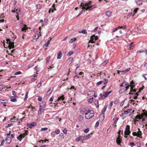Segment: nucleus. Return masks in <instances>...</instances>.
Wrapping results in <instances>:
<instances>
[{"mask_svg":"<svg viewBox=\"0 0 147 147\" xmlns=\"http://www.w3.org/2000/svg\"><path fill=\"white\" fill-rule=\"evenodd\" d=\"M5 142V140H3L1 142V144L0 145V146H3V143H4V142Z\"/></svg>","mask_w":147,"mask_h":147,"instance_id":"nucleus-60","label":"nucleus"},{"mask_svg":"<svg viewBox=\"0 0 147 147\" xmlns=\"http://www.w3.org/2000/svg\"><path fill=\"white\" fill-rule=\"evenodd\" d=\"M46 127L42 128L40 129L41 131H46Z\"/></svg>","mask_w":147,"mask_h":147,"instance_id":"nucleus-62","label":"nucleus"},{"mask_svg":"<svg viewBox=\"0 0 147 147\" xmlns=\"http://www.w3.org/2000/svg\"><path fill=\"white\" fill-rule=\"evenodd\" d=\"M129 86H130V85L129 84H128V85L125 86L124 88L120 90V92H124L125 90H127L129 89Z\"/></svg>","mask_w":147,"mask_h":147,"instance_id":"nucleus-12","label":"nucleus"},{"mask_svg":"<svg viewBox=\"0 0 147 147\" xmlns=\"http://www.w3.org/2000/svg\"><path fill=\"white\" fill-rule=\"evenodd\" d=\"M87 110L86 109L84 108H81L80 109V112L81 114L86 115L87 112Z\"/></svg>","mask_w":147,"mask_h":147,"instance_id":"nucleus-8","label":"nucleus"},{"mask_svg":"<svg viewBox=\"0 0 147 147\" xmlns=\"http://www.w3.org/2000/svg\"><path fill=\"white\" fill-rule=\"evenodd\" d=\"M143 113H141L140 115H137L136 118V119L137 121H138V119L140 120L141 119H142V121H144V119L143 117H144V116H147V112L145 110H143Z\"/></svg>","mask_w":147,"mask_h":147,"instance_id":"nucleus-3","label":"nucleus"},{"mask_svg":"<svg viewBox=\"0 0 147 147\" xmlns=\"http://www.w3.org/2000/svg\"><path fill=\"white\" fill-rule=\"evenodd\" d=\"M138 9V8H136L134 9V14L135 13H137Z\"/></svg>","mask_w":147,"mask_h":147,"instance_id":"nucleus-49","label":"nucleus"},{"mask_svg":"<svg viewBox=\"0 0 147 147\" xmlns=\"http://www.w3.org/2000/svg\"><path fill=\"white\" fill-rule=\"evenodd\" d=\"M118 29H119V28L118 27L116 28L114 30H112V32H115L116 30H118Z\"/></svg>","mask_w":147,"mask_h":147,"instance_id":"nucleus-61","label":"nucleus"},{"mask_svg":"<svg viewBox=\"0 0 147 147\" xmlns=\"http://www.w3.org/2000/svg\"><path fill=\"white\" fill-rule=\"evenodd\" d=\"M127 85H128V83L125 82L124 81L122 83V84L120 86L121 87L123 86H126Z\"/></svg>","mask_w":147,"mask_h":147,"instance_id":"nucleus-23","label":"nucleus"},{"mask_svg":"<svg viewBox=\"0 0 147 147\" xmlns=\"http://www.w3.org/2000/svg\"><path fill=\"white\" fill-rule=\"evenodd\" d=\"M121 136L120 135H119L118 137L117 138L116 140V142L118 144V145H119L120 144L121 141Z\"/></svg>","mask_w":147,"mask_h":147,"instance_id":"nucleus-11","label":"nucleus"},{"mask_svg":"<svg viewBox=\"0 0 147 147\" xmlns=\"http://www.w3.org/2000/svg\"><path fill=\"white\" fill-rule=\"evenodd\" d=\"M99 122L98 121H97L96 123L95 126L97 127H98L99 125Z\"/></svg>","mask_w":147,"mask_h":147,"instance_id":"nucleus-63","label":"nucleus"},{"mask_svg":"<svg viewBox=\"0 0 147 147\" xmlns=\"http://www.w3.org/2000/svg\"><path fill=\"white\" fill-rule=\"evenodd\" d=\"M105 14L106 16L109 17L111 16V12L109 11H108L105 12Z\"/></svg>","mask_w":147,"mask_h":147,"instance_id":"nucleus-20","label":"nucleus"},{"mask_svg":"<svg viewBox=\"0 0 147 147\" xmlns=\"http://www.w3.org/2000/svg\"><path fill=\"white\" fill-rule=\"evenodd\" d=\"M7 43V44L10 43L11 41H10V39L9 38H7L6 39Z\"/></svg>","mask_w":147,"mask_h":147,"instance_id":"nucleus-47","label":"nucleus"},{"mask_svg":"<svg viewBox=\"0 0 147 147\" xmlns=\"http://www.w3.org/2000/svg\"><path fill=\"white\" fill-rule=\"evenodd\" d=\"M134 46V43L133 42H132L131 43L129 46V50H131V48L133 47Z\"/></svg>","mask_w":147,"mask_h":147,"instance_id":"nucleus-32","label":"nucleus"},{"mask_svg":"<svg viewBox=\"0 0 147 147\" xmlns=\"http://www.w3.org/2000/svg\"><path fill=\"white\" fill-rule=\"evenodd\" d=\"M22 73L21 72L19 71H18L17 72H15L14 74L15 75H18V74H22Z\"/></svg>","mask_w":147,"mask_h":147,"instance_id":"nucleus-40","label":"nucleus"},{"mask_svg":"<svg viewBox=\"0 0 147 147\" xmlns=\"http://www.w3.org/2000/svg\"><path fill=\"white\" fill-rule=\"evenodd\" d=\"M119 119V118L118 117L116 118L115 120L114 121V123H117V121H118Z\"/></svg>","mask_w":147,"mask_h":147,"instance_id":"nucleus-46","label":"nucleus"},{"mask_svg":"<svg viewBox=\"0 0 147 147\" xmlns=\"http://www.w3.org/2000/svg\"><path fill=\"white\" fill-rule=\"evenodd\" d=\"M112 92V91H107L105 92L104 93V94L103 95V96H102V99H104L106 97H107L108 95L110 94Z\"/></svg>","mask_w":147,"mask_h":147,"instance_id":"nucleus-9","label":"nucleus"},{"mask_svg":"<svg viewBox=\"0 0 147 147\" xmlns=\"http://www.w3.org/2000/svg\"><path fill=\"white\" fill-rule=\"evenodd\" d=\"M92 3V1H90L88 3H81L80 5V6L82 7V9H85L86 10L89 9V10H92V9L95 8L94 5H91L90 4Z\"/></svg>","mask_w":147,"mask_h":147,"instance_id":"nucleus-1","label":"nucleus"},{"mask_svg":"<svg viewBox=\"0 0 147 147\" xmlns=\"http://www.w3.org/2000/svg\"><path fill=\"white\" fill-rule=\"evenodd\" d=\"M28 92H26V94H25V98L24 99V101H26L27 98H28Z\"/></svg>","mask_w":147,"mask_h":147,"instance_id":"nucleus-31","label":"nucleus"},{"mask_svg":"<svg viewBox=\"0 0 147 147\" xmlns=\"http://www.w3.org/2000/svg\"><path fill=\"white\" fill-rule=\"evenodd\" d=\"M138 131L137 133V136L138 137H139L141 136V135L142 134V132L140 130V129L138 128Z\"/></svg>","mask_w":147,"mask_h":147,"instance_id":"nucleus-24","label":"nucleus"},{"mask_svg":"<svg viewBox=\"0 0 147 147\" xmlns=\"http://www.w3.org/2000/svg\"><path fill=\"white\" fill-rule=\"evenodd\" d=\"M131 87L130 89H131L132 88H134L135 86V83L133 82V80H132L130 82V85Z\"/></svg>","mask_w":147,"mask_h":147,"instance_id":"nucleus-18","label":"nucleus"},{"mask_svg":"<svg viewBox=\"0 0 147 147\" xmlns=\"http://www.w3.org/2000/svg\"><path fill=\"white\" fill-rule=\"evenodd\" d=\"M131 133L130 130V126L129 125H127L125 129L124 134L125 135H129Z\"/></svg>","mask_w":147,"mask_h":147,"instance_id":"nucleus-6","label":"nucleus"},{"mask_svg":"<svg viewBox=\"0 0 147 147\" xmlns=\"http://www.w3.org/2000/svg\"><path fill=\"white\" fill-rule=\"evenodd\" d=\"M136 92V90L135 89H133V88H132L131 89H130V92Z\"/></svg>","mask_w":147,"mask_h":147,"instance_id":"nucleus-52","label":"nucleus"},{"mask_svg":"<svg viewBox=\"0 0 147 147\" xmlns=\"http://www.w3.org/2000/svg\"><path fill=\"white\" fill-rule=\"evenodd\" d=\"M63 132L65 134H67V130L66 128H64V129L63 131Z\"/></svg>","mask_w":147,"mask_h":147,"instance_id":"nucleus-39","label":"nucleus"},{"mask_svg":"<svg viewBox=\"0 0 147 147\" xmlns=\"http://www.w3.org/2000/svg\"><path fill=\"white\" fill-rule=\"evenodd\" d=\"M132 135L133 136H137V133H136V132H133L132 133Z\"/></svg>","mask_w":147,"mask_h":147,"instance_id":"nucleus-54","label":"nucleus"},{"mask_svg":"<svg viewBox=\"0 0 147 147\" xmlns=\"http://www.w3.org/2000/svg\"><path fill=\"white\" fill-rule=\"evenodd\" d=\"M103 82L102 81H100L98 82L96 84V85L97 86H98L99 85H100Z\"/></svg>","mask_w":147,"mask_h":147,"instance_id":"nucleus-33","label":"nucleus"},{"mask_svg":"<svg viewBox=\"0 0 147 147\" xmlns=\"http://www.w3.org/2000/svg\"><path fill=\"white\" fill-rule=\"evenodd\" d=\"M145 74H143L142 75V76L144 78L145 80H146L147 78L145 76Z\"/></svg>","mask_w":147,"mask_h":147,"instance_id":"nucleus-57","label":"nucleus"},{"mask_svg":"<svg viewBox=\"0 0 147 147\" xmlns=\"http://www.w3.org/2000/svg\"><path fill=\"white\" fill-rule=\"evenodd\" d=\"M58 100L57 101H59V100H64V96L63 95L61 96L60 97L58 98Z\"/></svg>","mask_w":147,"mask_h":147,"instance_id":"nucleus-25","label":"nucleus"},{"mask_svg":"<svg viewBox=\"0 0 147 147\" xmlns=\"http://www.w3.org/2000/svg\"><path fill=\"white\" fill-rule=\"evenodd\" d=\"M130 68H128L127 69L124 70V73H126L130 69Z\"/></svg>","mask_w":147,"mask_h":147,"instance_id":"nucleus-42","label":"nucleus"},{"mask_svg":"<svg viewBox=\"0 0 147 147\" xmlns=\"http://www.w3.org/2000/svg\"><path fill=\"white\" fill-rule=\"evenodd\" d=\"M129 145L131 147H133L134 146V144L133 142H130L129 143Z\"/></svg>","mask_w":147,"mask_h":147,"instance_id":"nucleus-48","label":"nucleus"},{"mask_svg":"<svg viewBox=\"0 0 147 147\" xmlns=\"http://www.w3.org/2000/svg\"><path fill=\"white\" fill-rule=\"evenodd\" d=\"M81 140H82V142H83V136H80L79 137L77 138L75 140V141L78 142Z\"/></svg>","mask_w":147,"mask_h":147,"instance_id":"nucleus-14","label":"nucleus"},{"mask_svg":"<svg viewBox=\"0 0 147 147\" xmlns=\"http://www.w3.org/2000/svg\"><path fill=\"white\" fill-rule=\"evenodd\" d=\"M76 38H71L70 39V41H69V42L70 43H72L75 40H76Z\"/></svg>","mask_w":147,"mask_h":147,"instance_id":"nucleus-26","label":"nucleus"},{"mask_svg":"<svg viewBox=\"0 0 147 147\" xmlns=\"http://www.w3.org/2000/svg\"><path fill=\"white\" fill-rule=\"evenodd\" d=\"M146 52V49H145L144 50L141 51V53H144Z\"/></svg>","mask_w":147,"mask_h":147,"instance_id":"nucleus-59","label":"nucleus"},{"mask_svg":"<svg viewBox=\"0 0 147 147\" xmlns=\"http://www.w3.org/2000/svg\"><path fill=\"white\" fill-rule=\"evenodd\" d=\"M62 55V53L61 51L59 52L57 54V58L58 59L61 58Z\"/></svg>","mask_w":147,"mask_h":147,"instance_id":"nucleus-17","label":"nucleus"},{"mask_svg":"<svg viewBox=\"0 0 147 147\" xmlns=\"http://www.w3.org/2000/svg\"><path fill=\"white\" fill-rule=\"evenodd\" d=\"M92 134L91 133L90 134H88V135L86 136H83V140H87L89 138H90L91 136H90Z\"/></svg>","mask_w":147,"mask_h":147,"instance_id":"nucleus-16","label":"nucleus"},{"mask_svg":"<svg viewBox=\"0 0 147 147\" xmlns=\"http://www.w3.org/2000/svg\"><path fill=\"white\" fill-rule=\"evenodd\" d=\"M10 101H15L16 100V98L14 97V96H11L10 97Z\"/></svg>","mask_w":147,"mask_h":147,"instance_id":"nucleus-27","label":"nucleus"},{"mask_svg":"<svg viewBox=\"0 0 147 147\" xmlns=\"http://www.w3.org/2000/svg\"><path fill=\"white\" fill-rule=\"evenodd\" d=\"M52 40V38H50L49 40L47 42V47L50 44V41Z\"/></svg>","mask_w":147,"mask_h":147,"instance_id":"nucleus-38","label":"nucleus"},{"mask_svg":"<svg viewBox=\"0 0 147 147\" xmlns=\"http://www.w3.org/2000/svg\"><path fill=\"white\" fill-rule=\"evenodd\" d=\"M8 44V47L10 49H13L15 47L14 42H11Z\"/></svg>","mask_w":147,"mask_h":147,"instance_id":"nucleus-10","label":"nucleus"},{"mask_svg":"<svg viewBox=\"0 0 147 147\" xmlns=\"http://www.w3.org/2000/svg\"><path fill=\"white\" fill-rule=\"evenodd\" d=\"M94 115V111L89 109L87 110V112L85 115V117L86 119H90L93 117Z\"/></svg>","mask_w":147,"mask_h":147,"instance_id":"nucleus-2","label":"nucleus"},{"mask_svg":"<svg viewBox=\"0 0 147 147\" xmlns=\"http://www.w3.org/2000/svg\"><path fill=\"white\" fill-rule=\"evenodd\" d=\"M41 44L43 46H46V42L45 41H42L41 42Z\"/></svg>","mask_w":147,"mask_h":147,"instance_id":"nucleus-30","label":"nucleus"},{"mask_svg":"<svg viewBox=\"0 0 147 147\" xmlns=\"http://www.w3.org/2000/svg\"><path fill=\"white\" fill-rule=\"evenodd\" d=\"M142 99L143 100H144L145 99L146 100H147V98L145 96H144L142 97Z\"/></svg>","mask_w":147,"mask_h":147,"instance_id":"nucleus-64","label":"nucleus"},{"mask_svg":"<svg viewBox=\"0 0 147 147\" xmlns=\"http://www.w3.org/2000/svg\"><path fill=\"white\" fill-rule=\"evenodd\" d=\"M89 131V128H88L87 129H86L84 130V131L85 133H88Z\"/></svg>","mask_w":147,"mask_h":147,"instance_id":"nucleus-34","label":"nucleus"},{"mask_svg":"<svg viewBox=\"0 0 147 147\" xmlns=\"http://www.w3.org/2000/svg\"><path fill=\"white\" fill-rule=\"evenodd\" d=\"M0 86L2 87V89L5 88L6 87V86L4 84L1 85Z\"/></svg>","mask_w":147,"mask_h":147,"instance_id":"nucleus-53","label":"nucleus"},{"mask_svg":"<svg viewBox=\"0 0 147 147\" xmlns=\"http://www.w3.org/2000/svg\"><path fill=\"white\" fill-rule=\"evenodd\" d=\"M94 93V91H89L88 92L87 94L90 97L93 96V95Z\"/></svg>","mask_w":147,"mask_h":147,"instance_id":"nucleus-13","label":"nucleus"},{"mask_svg":"<svg viewBox=\"0 0 147 147\" xmlns=\"http://www.w3.org/2000/svg\"><path fill=\"white\" fill-rule=\"evenodd\" d=\"M107 106L106 105H105L104 107L103 110L102 111L101 113L100 117L102 118V120H103L104 119V113L105 112V111L107 108Z\"/></svg>","mask_w":147,"mask_h":147,"instance_id":"nucleus-7","label":"nucleus"},{"mask_svg":"<svg viewBox=\"0 0 147 147\" xmlns=\"http://www.w3.org/2000/svg\"><path fill=\"white\" fill-rule=\"evenodd\" d=\"M142 1H141L140 0H138L136 3V4L138 5H139L142 4Z\"/></svg>","mask_w":147,"mask_h":147,"instance_id":"nucleus-29","label":"nucleus"},{"mask_svg":"<svg viewBox=\"0 0 147 147\" xmlns=\"http://www.w3.org/2000/svg\"><path fill=\"white\" fill-rule=\"evenodd\" d=\"M60 132V131L58 129H57L55 131V133L56 134H58Z\"/></svg>","mask_w":147,"mask_h":147,"instance_id":"nucleus-44","label":"nucleus"},{"mask_svg":"<svg viewBox=\"0 0 147 147\" xmlns=\"http://www.w3.org/2000/svg\"><path fill=\"white\" fill-rule=\"evenodd\" d=\"M41 83L40 82V83H38L37 85V88H39V87H40L41 85Z\"/></svg>","mask_w":147,"mask_h":147,"instance_id":"nucleus-56","label":"nucleus"},{"mask_svg":"<svg viewBox=\"0 0 147 147\" xmlns=\"http://www.w3.org/2000/svg\"><path fill=\"white\" fill-rule=\"evenodd\" d=\"M97 36H95V35H93L90 37V40L89 41V43H94L95 41L98 39Z\"/></svg>","mask_w":147,"mask_h":147,"instance_id":"nucleus-5","label":"nucleus"},{"mask_svg":"<svg viewBox=\"0 0 147 147\" xmlns=\"http://www.w3.org/2000/svg\"><path fill=\"white\" fill-rule=\"evenodd\" d=\"M74 52L72 51H69L67 54V55L69 56L74 53Z\"/></svg>","mask_w":147,"mask_h":147,"instance_id":"nucleus-28","label":"nucleus"},{"mask_svg":"<svg viewBox=\"0 0 147 147\" xmlns=\"http://www.w3.org/2000/svg\"><path fill=\"white\" fill-rule=\"evenodd\" d=\"M36 122H32L29 125L28 127L29 128H31L32 127L36 126Z\"/></svg>","mask_w":147,"mask_h":147,"instance_id":"nucleus-15","label":"nucleus"},{"mask_svg":"<svg viewBox=\"0 0 147 147\" xmlns=\"http://www.w3.org/2000/svg\"><path fill=\"white\" fill-rule=\"evenodd\" d=\"M13 124L12 123L9 124L7 126H5V128H7L8 127H10L11 125H12Z\"/></svg>","mask_w":147,"mask_h":147,"instance_id":"nucleus-51","label":"nucleus"},{"mask_svg":"<svg viewBox=\"0 0 147 147\" xmlns=\"http://www.w3.org/2000/svg\"><path fill=\"white\" fill-rule=\"evenodd\" d=\"M124 111L122 113L123 115H126L125 116H130L134 112V110H132L131 109H128L127 110L125 109Z\"/></svg>","mask_w":147,"mask_h":147,"instance_id":"nucleus-4","label":"nucleus"},{"mask_svg":"<svg viewBox=\"0 0 147 147\" xmlns=\"http://www.w3.org/2000/svg\"><path fill=\"white\" fill-rule=\"evenodd\" d=\"M42 98L40 96H39L37 99L38 100V101H41L42 100Z\"/></svg>","mask_w":147,"mask_h":147,"instance_id":"nucleus-43","label":"nucleus"},{"mask_svg":"<svg viewBox=\"0 0 147 147\" xmlns=\"http://www.w3.org/2000/svg\"><path fill=\"white\" fill-rule=\"evenodd\" d=\"M52 89H51V88H50L49 90L47 92V94L49 95L50 94V93L52 92Z\"/></svg>","mask_w":147,"mask_h":147,"instance_id":"nucleus-35","label":"nucleus"},{"mask_svg":"<svg viewBox=\"0 0 147 147\" xmlns=\"http://www.w3.org/2000/svg\"><path fill=\"white\" fill-rule=\"evenodd\" d=\"M20 136H21V137L22 138H23L25 136V134H21L20 135Z\"/></svg>","mask_w":147,"mask_h":147,"instance_id":"nucleus-45","label":"nucleus"},{"mask_svg":"<svg viewBox=\"0 0 147 147\" xmlns=\"http://www.w3.org/2000/svg\"><path fill=\"white\" fill-rule=\"evenodd\" d=\"M104 80H105V82L104 83V84H105L108 82V80L107 79H104Z\"/></svg>","mask_w":147,"mask_h":147,"instance_id":"nucleus-58","label":"nucleus"},{"mask_svg":"<svg viewBox=\"0 0 147 147\" xmlns=\"http://www.w3.org/2000/svg\"><path fill=\"white\" fill-rule=\"evenodd\" d=\"M17 138L20 141H21L22 139L21 137V136L20 135L17 137Z\"/></svg>","mask_w":147,"mask_h":147,"instance_id":"nucleus-50","label":"nucleus"},{"mask_svg":"<svg viewBox=\"0 0 147 147\" xmlns=\"http://www.w3.org/2000/svg\"><path fill=\"white\" fill-rule=\"evenodd\" d=\"M93 96L94 97H96L97 96V94L96 93H95L94 92V94L93 95Z\"/></svg>","mask_w":147,"mask_h":147,"instance_id":"nucleus-55","label":"nucleus"},{"mask_svg":"<svg viewBox=\"0 0 147 147\" xmlns=\"http://www.w3.org/2000/svg\"><path fill=\"white\" fill-rule=\"evenodd\" d=\"M118 28H120L121 29H124L126 28V26L124 25V26H122L121 27H120L119 26L118 27Z\"/></svg>","mask_w":147,"mask_h":147,"instance_id":"nucleus-41","label":"nucleus"},{"mask_svg":"<svg viewBox=\"0 0 147 147\" xmlns=\"http://www.w3.org/2000/svg\"><path fill=\"white\" fill-rule=\"evenodd\" d=\"M12 93L13 95H14L15 97H17V96L16 95V92L14 91H12Z\"/></svg>","mask_w":147,"mask_h":147,"instance_id":"nucleus-36","label":"nucleus"},{"mask_svg":"<svg viewBox=\"0 0 147 147\" xmlns=\"http://www.w3.org/2000/svg\"><path fill=\"white\" fill-rule=\"evenodd\" d=\"M39 37V34L38 33L35 34L33 36V38L34 39H37Z\"/></svg>","mask_w":147,"mask_h":147,"instance_id":"nucleus-19","label":"nucleus"},{"mask_svg":"<svg viewBox=\"0 0 147 147\" xmlns=\"http://www.w3.org/2000/svg\"><path fill=\"white\" fill-rule=\"evenodd\" d=\"M79 32L80 33H82L83 34H87L86 30L85 29L79 31Z\"/></svg>","mask_w":147,"mask_h":147,"instance_id":"nucleus-22","label":"nucleus"},{"mask_svg":"<svg viewBox=\"0 0 147 147\" xmlns=\"http://www.w3.org/2000/svg\"><path fill=\"white\" fill-rule=\"evenodd\" d=\"M138 93H137V92L135 94V95H134V96H134V99H136L137 96H138Z\"/></svg>","mask_w":147,"mask_h":147,"instance_id":"nucleus-37","label":"nucleus"},{"mask_svg":"<svg viewBox=\"0 0 147 147\" xmlns=\"http://www.w3.org/2000/svg\"><path fill=\"white\" fill-rule=\"evenodd\" d=\"M28 27H27V26L25 25L23 28H21V31H26V30L28 29Z\"/></svg>","mask_w":147,"mask_h":147,"instance_id":"nucleus-21","label":"nucleus"}]
</instances>
